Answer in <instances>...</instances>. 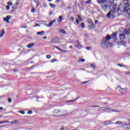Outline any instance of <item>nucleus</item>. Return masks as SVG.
<instances>
[{"label": "nucleus", "mask_w": 130, "mask_h": 130, "mask_svg": "<svg viewBox=\"0 0 130 130\" xmlns=\"http://www.w3.org/2000/svg\"><path fill=\"white\" fill-rule=\"evenodd\" d=\"M40 24H36V25L34 26V27H40Z\"/></svg>", "instance_id": "nucleus-48"}, {"label": "nucleus", "mask_w": 130, "mask_h": 130, "mask_svg": "<svg viewBox=\"0 0 130 130\" xmlns=\"http://www.w3.org/2000/svg\"><path fill=\"white\" fill-rule=\"evenodd\" d=\"M91 1H92V0H88V1H87V2H86V4H89V3H91Z\"/></svg>", "instance_id": "nucleus-52"}, {"label": "nucleus", "mask_w": 130, "mask_h": 130, "mask_svg": "<svg viewBox=\"0 0 130 130\" xmlns=\"http://www.w3.org/2000/svg\"><path fill=\"white\" fill-rule=\"evenodd\" d=\"M129 6H123V14L126 13L127 14L128 16H130V9L128 8Z\"/></svg>", "instance_id": "nucleus-5"}, {"label": "nucleus", "mask_w": 130, "mask_h": 130, "mask_svg": "<svg viewBox=\"0 0 130 130\" xmlns=\"http://www.w3.org/2000/svg\"><path fill=\"white\" fill-rule=\"evenodd\" d=\"M122 127L125 129H130V123L123 124Z\"/></svg>", "instance_id": "nucleus-9"}, {"label": "nucleus", "mask_w": 130, "mask_h": 130, "mask_svg": "<svg viewBox=\"0 0 130 130\" xmlns=\"http://www.w3.org/2000/svg\"><path fill=\"white\" fill-rule=\"evenodd\" d=\"M39 5H40V3H39V0H38V3H37L36 8H38L39 7Z\"/></svg>", "instance_id": "nucleus-39"}, {"label": "nucleus", "mask_w": 130, "mask_h": 130, "mask_svg": "<svg viewBox=\"0 0 130 130\" xmlns=\"http://www.w3.org/2000/svg\"><path fill=\"white\" fill-rule=\"evenodd\" d=\"M19 121H19V120H13V121L11 122V123H12V124L19 123Z\"/></svg>", "instance_id": "nucleus-23"}, {"label": "nucleus", "mask_w": 130, "mask_h": 130, "mask_svg": "<svg viewBox=\"0 0 130 130\" xmlns=\"http://www.w3.org/2000/svg\"><path fill=\"white\" fill-rule=\"evenodd\" d=\"M42 6H43V8H47V4H46V3L43 2L42 3Z\"/></svg>", "instance_id": "nucleus-27"}, {"label": "nucleus", "mask_w": 130, "mask_h": 130, "mask_svg": "<svg viewBox=\"0 0 130 130\" xmlns=\"http://www.w3.org/2000/svg\"><path fill=\"white\" fill-rule=\"evenodd\" d=\"M11 18H12V17L10 15H8L6 17L7 19L8 20H10V19H11Z\"/></svg>", "instance_id": "nucleus-41"}, {"label": "nucleus", "mask_w": 130, "mask_h": 130, "mask_svg": "<svg viewBox=\"0 0 130 130\" xmlns=\"http://www.w3.org/2000/svg\"><path fill=\"white\" fill-rule=\"evenodd\" d=\"M66 102L67 103H68V102H75V101L74 100H70L69 101H67Z\"/></svg>", "instance_id": "nucleus-59"}, {"label": "nucleus", "mask_w": 130, "mask_h": 130, "mask_svg": "<svg viewBox=\"0 0 130 130\" xmlns=\"http://www.w3.org/2000/svg\"><path fill=\"white\" fill-rule=\"evenodd\" d=\"M21 1V0H16V2L15 3V5L16 6H18L19 5V4H20V2Z\"/></svg>", "instance_id": "nucleus-32"}, {"label": "nucleus", "mask_w": 130, "mask_h": 130, "mask_svg": "<svg viewBox=\"0 0 130 130\" xmlns=\"http://www.w3.org/2000/svg\"><path fill=\"white\" fill-rule=\"evenodd\" d=\"M12 8L13 9V10H17V7H16V5H14L12 6Z\"/></svg>", "instance_id": "nucleus-35"}, {"label": "nucleus", "mask_w": 130, "mask_h": 130, "mask_svg": "<svg viewBox=\"0 0 130 130\" xmlns=\"http://www.w3.org/2000/svg\"><path fill=\"white\" fill-rule=\"evenodd\" d=\"M37 35H39L40 36H43V35H45V31H38L37 32Z\"/></svg>", "instance_id": "nucleus-15"}, {"label": "nucleus", "mask_w": 130, "mask_h": 130, "mask_svg": "<svg viewBox=\"0 0 130 130\" xmlns=\"http://www.w3.org/2000/svg\"><path fill=\"white\" fill-rule=\"evenodd\" d=\"M77 17L78 18V19H79L80 22H82V21H83V19H82V17H81L80 15H78Z\"/></svg>", "instance_id": "nucleus-31"}, {"label": "nucleus", "mask_w": 130, "mask_h": 130, "mask_svg": "<svg viewBox=\"0 0 130 130\" xmlns=\"http://www.w3.org/2000/svg\"><path fill=\"white\" fill-rule=\"evenodd\" d=\"M7 4H8V5L9 6H12V5H13L12 2L11 3V2H8L7 3Z\"/></svg>", "instance_id": "nucleus-44"}, {"label": "nucleus", "mask_w": 130, "mask_h": 130, "mask_svg": "<svg viewBox=\"0 0 130 130\" xmlns=\"http://www.w3.org/2000/svg\"><path fill=\"white\" fill-rule=\"evenodd\" d=\"M55 48H56V49H58V50H59L60 51H62V50L58 47H55Z\"/></svg>", "instance_id": "nucleus-40"}, {"label": "nucleus", "mask_w": 130, "mask_h": 130, "mask_svg": "<svg viewBox=\"0 0 130 130\" xmlns=\"http://www.w3.org/2000/svg\"><path fill=\"white\" fill-rule=\"evenodd\" d=\"M85 61H86V60L84 58H81L78 60V62H85Z\"/></svg>", "instance_id": "nucleus-24"}, {"label": "nucleus", "mask_w": 130, "mask_h": 130, "mask_svg": "<svg viewBox=\"0 0 130 130\" xmlns=\"http://www.w3.org/2000/svg\"><path fill=\"white\" fill-rule=\"evenodd\" d=\"M81 28H82V29H84V28H85V23H84L83 22H82L81 23Z\"/></svg>", "instance_id": "nucleus-30"}, {"label": "nucleus", "mask_w": 130, "mask_h": 130, "mask_svg": "<svg viewBox=\"0 0 130 130\" xmlns=\"http://www.w3.org/2000/svg\"><path fill=\"white\" fill-rule=\"evenodd\" d=\"M116 35H117V32H113L112 34L111 38V39H113L114 41H117V37H116Z\"/></svg>", "instance_id": "nucleus-8"}, {"label": "nucleus", "mask_w": 130, "mask_h": 130, "mask_svg": "<svg viewBox=\"0 0 130 130\" xmlns=\"http://www.w3.org/2000/svg\"><path fill=\"white\" fill-rule=\"evenodd\" d=\"M46 58L48 59H50V58H51V56L50 55H46Z\"/></svg>", "instance_id": "nucleus-36"}, {"label": "nucleus", "mask_w": 130, "mask_h": 130, "mask_svg": "<svg viewBox=\"0 0 130 130\" xmlns=\"http://www.w3.org/2000/svg\"><path fill=\"white\" fill-rule=\"evenodd\" d=\"M101 45L103 48L106 49L107 48H108V47L109 46V41H106V40L103 39L101 42Z\"/></svg>", "instance_id": "nucleus-3"}, {"label": "nucleus", "mask_w": 130, "mask_h": 130, "mask_svg": "<svg viewBox=\"0 0 130 130\" xmlns=\"http://www.w3.org/2000/svg\"><path fill=\"white\" fill-rule=\"evenodd\" d=\"M61 52H63V53H64V52H68V51L67 50H62V51H61Z\"/></svg>", "instance_id": "nucleus-56"}, {"label": "nucleus", "mask_w": 130, "mask_h": 130, "mask_svg": "<svg viewBox=\"0 0 130 130\" xmlns=\"http://www.w3.org/2000/svg\"><path fill=\"white\" fill-rule=\"evenodd\" d=\"M99 109V110H101V109H102V110H110V108L108 107H102Z\"/></svg>", "instance_id": "nucleus-16"}, {"label": "nucleus", "mask_w": 130, "mask_h": 130, "mask_svg": "<svg viewBox=\"0 0 130 130\" xmlns=\"http://www.w3.org/2000/svg\"><path fill=\"white\" fill-rule=\"evenodd\" d=\"M90 67L92 68V69H96V65H95V64H91Z\"/></svg>", "instance_id": "nucleus-29"}, {"label": "nucleus", "mask_w": 130, "mask_h": 130, "mask_svg": "<svg viewBox=\"0 0 130 130\" xmlns=\"http://www.w3.org/2000/svg\"><path fill=\"white\" fill-rule=\"evenodd\" d=\"M6 9H7V10H8V11H9V10H10V6H6Z\"/></svg>", "instance_id": "nucleus-53"}, {"label": "nucleus", "mask_w": 130, "mask_h": 130, "mask_svg": "<svg viewBox=\"0 0 130 130\" xmlns=\"http://www.w3.org/2000/svg\"><path fill=\"white\" fill-rule=\"evenodd\" d=\"M62 21V16H59V19H57L58 23H60Z\"/></svg>", "instance_id": "nucleus-20"}, {"label": "nucleus", "mask_w": 130, "mask_h": 130, "mask_svg": "<svg viewBox=\"0 0 130 130\" xmlns=\"http://www.w3.org/2000/svg\"><path fill=\"white\" fill-rule=\"evenodd\" d=\"M71 20L72 22H74V20H75V18L72 16L71 18Z\"/></svg>", "instance_id": "nucleus-47"}, {"label": "nucleus", "mask_w": 130, "mask_h": 130, "mask_svg": "<svg viewBox=\"0 0 130 130\" xmlns=\"http://www.w3.org/2000/svg\"><path fill=\"white\" fill-rule=\"evenodd\" d=\"M59 32H60V33H62V34H67V31H66V30L63 29H60Z\"/></svg>", "instance_id": "nucleus-18"}, {"label": "nucleus", "mask_w": 130, "mask_h": 130, "mask_svg": "<svg viewBox=\"0 0 130 130\" xmlns=\"http://www.w3.org/2000/svg\"><path fill=\"white\" fill-rule=\"evenodd\" d=\"M88 28L91 30V29H95V28H96V25L92 23V24H90L88 26Z\"/></svg>", "instance_id": "nucleus-13"}, {"label": "nucleus", "mask_w": 130, "mask_h": 130, "mask_svg": "<svg viewBox=\"0 0 130 130\" xmlns=\"http://www.w3.org/2000/svg\"><path fill=\"white\" fill-rule=\"evenodd\" d=\"M60 1H61V0H56V1L55 2V3H59V2H60Z\"/></svg>", "instance_id": "nucleus-62"}, {"label": "nucleus", "mask_w": 130, "mask_h": 130, "mask_svg": "<svg viewBox=\"0 0 130 130\" xmlns=\"http://www.w3.org/2000/svg\"><path fill=\"white\" fill-rule=\"evenodd\" d=\"M116 12L118 16L123 15V6L114 4L113 6V9L111 10L108 14H107V18L110 19V16H111L112 18H115Z\"/></svg>", "instance_id": "nucleus-1"}, {"label": "nucleus", "mask_w": 130, "mask_h": 130, "mask_svg": "<svg viewBox=\"0 0 130 130\" xmlns=\"http://www.w3.org/2000/svg\"><path fill=\"white\" fill-rule=\"evenodd\" d=\"M119 37H120V40L121 41H123V40H124V39H125V34L122 33V34H120Z\"/></svg>", "instance_id": "nucleus-10"}, {"label": "nucleus", "mask_w": 130, "mask_h": 130, "mask_svg": "<svg viewBox=\"0 0 130 130\" xmlns=\"http://www.w3.org/2000/svg\"><path fill=\"white\" fill-rule=\"evenodd\" d=\"M32 68H35V66H32L30 68L27 69V70H31V69H32Z\"/></svg>", "instance_id": "nucleus-57"}, {"label": "nucleus", "mask_w": 130, "mask_h": 130, "mask_svg": "<svg viewBox=\"0 0 130 130\" xmlns=\"http://www.w3.org/2000/svg\"><path fill=\"white\" fill-rule=\"evenodd\" d=\"M57 60V59H56V58H53L51 60V62H54V61H56Z\"/></svg>", "instance_id": "nucleus-38"}, {"label": "nucleus", "mask_w": 130, "mask_h": 130, "mask_svg": "<svg viewBox=\"0 0 130 130\" xmlns=\"http://www.w3.org/2000/svg\"><path fill=\"white\" fill-rule=\"evenodd\" d=\"M76 47L78 48V49H81V48H82V45H77Z\"/></svg>", "instance_id": "nucleus-33"}, {"label": "nucleus", "mask_w": 130, "mask_h": 130, "mask_svg": "<svg viewBox=\"0 0 130 130\" xmlns=\"http://www.w3.org/2000/svg\"><path fill=\"white\" fill-rule=\"evenodd\" d=\"M118 45H123L124 47H126V42H122L119 41L118 42Z\"/></svg>", "instance_id": "nucleus-11"}, {"label": "nucleus", "mask_w": 130, "mask_h": 130, "mask_svg": "<svg viewBox=\"0 0 130 130\" xmlns=\"http://www.w3.org/2000/svg\"><path fill=\"white\" fill-rule=\"evenodd\" d=\"M49 6L51 7V8H55V7H56L55 5L53 4L52 3H50Z\"/></svg>", "instance_id": "nucleus-28"}, {"label": "nucleus", "mask_w": 130, "mask_h": 130, "mask_svg": "<svg viewBox=\"0 0 130 130\" xmlns=\"http://www.w3.org/2000/svg\"><path fill=\"white\" fill-rule=\"evenodd\" d=\"M87 83H89V81H85V82H81V83H82V84H87Z\"/></svg>", "instance_id": "nucleus-61"}, {"label": "nucleus", "mask_w": 130, "mask_h": 130, "mask_svg": "<svg viewBox=\"0 0 130 130\" xmlns=\"http://www.w3.org/2000/svg\"><path fill=\"white\" fill-rule=\"evenodd\" d=\"M113 2H114L113 0H109V1L108 2L102 3V5H101L102 10L104 11H106L107 8H110L112 7L113 5Z\"/></svg>", "instance_id": "nucleus-2"}, {"label": "nucleus", "mask_w": 130, "mask_h": 130, "mask_svg": "<svg viewBox=\"0 0 130 130\" xmlns=\"http://www.w3.org/2000/svg\"><path fill=\"white\" fill-rule=\"evenodd\" d=\"M3 20L5 21V22H7V21L8 20V19H7V17H4L3 18Z\"/></svg>", "instance_id": "nucleus-51"}, {"label": "nucleus", "mask_w": 130, "mask_h": 130, "mask_svg": "<svg viewBox=\"0 0 130 130\" xmlns=\"http://www.w3.org/2000/svg\"><path fill=\"white\" fill-rule=\"evenodd\" d=\"M111 111L113 112H120V111L118 110H112Z\"/></svg>", "instance_id": "nucleus-46"}, {"label": "nucleus", "mask_w": 130, "mask_h": 130, "mask_svg": "<svg viewBox=\"0 0 130 130\" xmlns=\"http://www.w3.org/2000/svg\"><path fill=\"white\" fill-rule=\"evenodd\" d=\"M77 45H81V43H80V41H77Z\"/></svg>", "instance_id": "nucleus-60"}, {"label": "nucleus", "mask_w": 130, "mask_h": 130, "mask_svg": "<svg viewBox=\"0 0 130 130\" xmlns=\"http://www.w3.org/2000/svg\"><path fill=\"white\" fill-rule=\"evenodd\" d=\"M8 101L9 103H11V102H12V99L8 98Z\"/></svg>", "instance_id": "nucleus-45"}, {"label": "nucleus", "mask_w": 130, "mask_h": 130, "mask_svg": "<svg viewBox=\"0 0 130 130\" xmlns=\"http://www.w3.org/2000/svg\"><path fill=\"white\" fill-rule=\"evenodd\" d=\"M111 122L110 121L108 120L107 121L104 122V124L105 125H108V124H110Z\"/></svg>", "instance_id": "nucleus-25"}, {"label": "nucleus", "mask_w": 130, "mask_h": 130, "mask_svg": "<svg viewBox=\"0 0 130 130\" xmlns=\"http://www.w3.org/2000/svg\"><path fill=\"white\" fill-rule=\"evenodd\" d=\"M88 24H91V25L94 24V23H93V21L92 20V19L91 18H89L88 19Z\"/></svg>", "instance_id": "nucleus-22"}, {"label": "nucleus", "mask_w": 130, "mask_h": 130, "mask_svg": "<svg viewBox=\"0 0 130 130\" xmlns=\"http://www.w3.org/2000/svg\"><path fill=\"white\" fill-rule=\"evenodd\" d=\"M103 39L106 40V41H108V40H110V39H111V36H110V35H108L105 38H104Z\"/></svg>", "instance_id": "nucleus-12"}, {"label": "nucleus", "mask_w": 130, "mask_h": 130, "mask_svg": "<svg viewBox=\"0 0 130 130\" xmlns=\"http://www.w3.org/2000/svg\"><path fill=\"white\" fill-rule=\"evenodd\" d=\"M49 15H52V11H50L49 12Z\"/></svg>", "instance_id": "nucleus-64"}, {"label": "nucleus", "mask_w": 130, "mask_h": 130, "mask_svg": "<svg viewBox=\"0 0 130 130\" xmlns=\"http://www.w3.org/2000/svg\"><path fill=\"white\" fill-rule=\"evenodd\" d=\"M53 21H52V22H50V26H52V25H53Z\"/></svg>", "instance_id": "nucleus-58"}, {"label": "nucleus", "mask_w": 130, "mask_h": 130, "mask_svg": "<svg viewBox=\"0 0 130 130\" xmlns=\"http://www.w3.org/2000/svg\"><path fill=\"white\" fill-rule=\"evenodd\" d=\"M85 37H86V38H89V35L87 34H85Z\"/></svg>", "instance_id": "nucleus-50"}, {"label": "nucleus", "mask_w": 130, "mask_h": 130, "mask_svg": "<svg viewBox=\"0 0 130 130\" xmlns=\"http://www.w3.org/2000/svg\"><path fill=\"white\" fill-rule=\"evenodd\" d=\"M76 23H77V24H79V22L78 19H76Z\"/></svg>", "instance_id": "nucleus-63"}, {"label": "nucleus", "mask_w": 130, "mask_h": 130, "mask_svg": "<svg viewBox=\"0 0 130 130\" xmlns=\"http://www.w3.org/2000/svg\"><path fill=\"white\" fill-rule=\"evenodd\" d=\"M122 1L124 5H125L126 6H127V7H130L129 1H128V0H122Z\"/></svg>", "instance_id": "nucleus-14"}, {"label": "nucleus", "mask_w": 130, "mask_h": 130, "mask_svg": "<svg viewBox=\"0 0 130 130\" xmlns=\"http://www.w3.org/2000/svg\"><path fill=\"white\" fill-rule=\"evenodd\" d=\"M117 89H118L119 92H120L122 95L125 94V93L127 92L126 90H127V88H122L120 85L118 86Z\"/></svg>", "instance_id": "nucleus-4"}, {"label": "nucleus", "mask_w": 130, "mask_h": 130, "mask_svg": "<svg viewBox=\"0 0 130 130\" xmlns=\"http://www.w3.org/2000/svg\"><path fill=\"white\" fill-rule=\"evenodd\" d=\"M21 28H27V25H23L22 26H21Z\"/></svg>", "instance_id": "nucleus-54"}, {"label": "nucleus", "mask_w": 130, "mask_h": 130, "mask_svg": "<svg viewBox=\"0 0 130 130\" xmlns=\"http://www.w3.org/2000/svg\"><path fill=\"white\" fill-rule=\"evenodd\" d=\"M115 124H117L118 125H119L120 124H122V122L120 121H118L115 123Z\"/></svg>", "instance_id": "nucleus-26"}, {"label": "nucleus", "mask_w": 130, "mask_h": 130, "mask_svg": "<svg viewBox=\"0 0 130 130\" xmlns=\"http://www.w3.org/2000/svg\"><path fill=\"white\" fill-rule=\"evenodd\" d=\"M19 113H21V114H25V112L24 111H18Z\"/></svg>", "instance_id": "nucleus-37"}, {"label": "nucleus", "mask_w": 130, "mask_h": 130, "mask_svg": "<svg viewBox=\"0 0 130 130\" xmlns=\"http://www.w3.org/2000/svg\"><path fill=\"white\" fill-rule=\"evenodd\" d=\"M58 41H59V39H58V38H54L49 42V43L57 44L58 43Z\"/></svg>", "instance_id": "nucleus-7"}, {"label": "nucleus", "mask_w": 130, "mask_h": 130, "mask_svg": "<svg viewBox=\"0 0 130 130\" xmlns=\"http://www.w3.org/2000/svg\"><path fill=\"white\" fill-rule=\"evenodd\" d=\"M118 66L119 67H124V68H127V66H126L125 65H123V64H118Z\"/></svg>", "instance_id": "nucleus-34"}, {"label": "nucleus", "mask_w": 130, "mask_h": 130, "mask_svg": "<svg viewBox=\"0 0 130 130\" xmlns=\"http://www.w3.org/2000/svg\"><path fill=\"white\" fill-rule=\"evenodd\" d=\"M59 112H60V110H54V112H53V116L59 117V116H64V115H58V113H59Z\"/></svg>", "instance_id": "nucleus-6"}, {"label": "nucleus", "mask_w": 130, "mask_h": 130, "mask_svg": "<svg viewBox=\"0 0 130 130\" xmlns=\"http://www.w3.org/2000/svg\"><path fill=\"white\" fill-rule=\"evenodd\" d=\"M86 49L87 50H91V47H87Z\"/></svg>", "instance_id": "nucleus-49"}, {"label": "nucleus", "mask_w": 130, "mask_h": 130, "mask_svg": "<svg viewBox=\"0 0 130 130\" xmlns=\"http://www.w3.org/2000/svg\"><path fill=\"white\" fill-rule=\"evenodd\" d=\"M5 29H2L1 33L0 34V38H2V37H3V36H4V35L5 34Z\"/></svg>", "instance_id": "nucleus-19"}, {"label": "nucleus", "mask_w": 130, "mask_h": 130, "mask_svg": "<svg viewBox=\"0 0 130 130\" xmlns=\"http://www.w3.org/2000/svg\"><path fill=\"white\" fill-rule=\"evenodd\" d=\"M31 13H35L36 12V10H35V8H32L31 11Z\"/></svg>", "instance_id": "nucleus-43"}, {"label": "nucleus", "mask_w": 130, "mask_h": 130, "mask_svg": "<svg viewBox=\"0 0 130 130\" xmlns=\"http://www.w3.org/2000/svg\"><path fill=\"white\" fill-rule=\"evenodd\" d=\"M125 75H130V71H128L127 72H125Z\"/></svg>", "instance_id": "nucleus-55"}, {"label": "nucleus", "mask_w": 130, "mask_h": 130, "mask_svg": "<svg viewBox=\"0 0 130 130\" xmlns=\"http://www.w3.org/2000/svg\"><path fill=\"white\" fill-rule=\"evenodd\" d=\"M32 113H33V111H27V114H32Z\"/></svg>", "instance_id": "nucleus-42"}, {"label": "nucleus", "mask_w": 130, "mask_h": 130, "mask_svg": "<svg viewBox=\"0 0 130 130\" xmlns=\"http://www.w3.org/2000/svg\"><path fill=\"white\" fill-rule=\"evenodd\" d=\"M35 45V44L34 43H29L27 45V48H31V47H33Z\"/></svg>", "instance_id": "nucleus-17"}, {"label": "nucleus", "mask_w": 130, "mask_h": 130, "mask_svg": "<svg viewBox=\"0 0 130 130\" xmlns=\"http://www.w3.org/2000/svg\"><path fill=\"white\" fill-rule=\"evenodd\" d=\"M124 32L127 34V35H129V34H130V27L128 29L125 30Z\"/></svg>", "instance_id": "nucleus-21"}]
</instances>
